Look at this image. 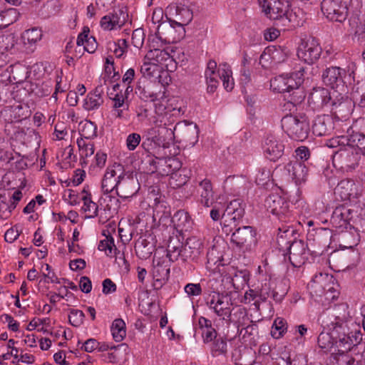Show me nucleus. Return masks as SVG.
Segmentation results:
<instances>
[{
	"label": "nucleus",
	"mask_w": 365,
	"mask_h": 365,
	"mask_svg": "<svg viewBox=\"0 0 365 365\" xmlns=\"http://www.w3.org/2000/svg\"><path fill=\"white\" fill-rule=\"evenodd\" d=\"M26 92L24 88H19L14 83L0 81V105L11 103L19 94Z\"/></svg>",
	"instance_id": "nucleus-28"
},
{
	"label": "nucleus",
	"mask_w": 365,
	"mask_h": 365,
	"mask_svg": "<svg viewBox=\"0 0 365 365\" xmlns=\"http://www.w3.org/2000/svg\"><path fill=\"white\" fill-rule=\"evenodd\" d=\"M351 210L344 206H339L333 211L330 222L334 227L339 230L354 229V227L350 225L351 217Z\"/></svg>",
	"instance_id": "nucleus-17"
},
{
	"label": "nucleus",
	"mask_w": 365,
	"mask_h": 365,
	"mask_svg": "<svg viewBox=\"0 0 365 365\" xmlns=\"http://www.w3.org/2000/svg\"><path fill=\"white\" fill-rule=\"evenodd\" d=\"M355 106L353 99H344L343 98L337 101L334 99L331 105V112L335 118L341 121L346 120L351 115Z\"/></svg>",
	"instance_id": "nucleus-20"
},
{
	"label": "nucleus",
	"mask_w": 365,
	"mask_h": 365,
	"mask_svg": "<svg viewBox=\"0 0 365 365\" xmlns=\"http://www.w3.org/2000/svg\"><path fill=\"white\" fill-rule=\"evenodd\" d=\"M234 227H231L230 231L235 229V232L232 234L231 242L235 245L240 250L243 247L245 244L253 238V233L252 227L250 226H240L238 222H233Z\"/></svg>",
	"instance_id": "nucleus-26"
},
{
	"label": "nucleus",
	"mask_w": 365,
	"mask_h": 365,
	"mask_svg": "<svg viewBox=\"0 0 365 365\" xmlns=\"http://www.w3.org/2000/svg\"><path fill=\"white\" fill-rule=\"evenodd\" d=\"M192 19V12L184 5L177 6L175 8V20L173 22L180 26L188 24Z\"/></svg>",
	"instance_id": "nucleus-44"
},
{
	"label": "nucleus",
	"mask_w": 365,
	"mask_h": 365,
	"mask_svg": "<svg viewBox=\"0 0 365 365\" xmlns=\"http://www.w3.org/2000/svg\"><path fill=\"white\" fill-rule=\"evenodd\" d=\"M321 10L331 21L342 23L348 16L347 3L341 0H322Z\"/></svg>",
	"instance_id": "nucleus-8"
},
{
	"label": "nucleus",
	"mask_w": 365,
	"mask_h": 365,
	"mask_svg": "<svg viewBox=\"0 0 365 365\" xmlns=\"http://www.w3.org/2000/svg\"><path fill=\"white\" fill-rule=\"evenodd\" d=\"M271 334L275 339L282 337L287 330V323L282 318H277L272 325Z\"/></svg>",
	"instance_id": "nucleus-58"
},
{
	"label": "nucleus",
	"mask_w": 365,
	"mask_h": 365,
	"mask_svg": "<svg viewBox=\"0 0 365 365\" xmlns=\"http://www.w3.org/2000/svg\"><path fill=\"white\" fill-rule=\"evenodd\" d=\"M286 81L285 75H280L271 81V86L279 93L284 95L287 92H289Z\"/></svg>",
	"instance_id": "nucleus-62"
},
{
	"label": "nucleus",
	"mask_w": 365,
	"mask_h": 365,
	"mask_svg": "<svg viewBox=\"0 0 365 365\" xmlns=\"http://www.w3.org/2000/svg\"><path fill=\"white\" fill-rule=\"evenodd\" d=\"M304 68L300 67L299 70L292 72L290 75H285L288 90L297 88L302 86L304 80Z\"/></svg>",
	"instance_id": "nucleus-46"
},
{
	"label": "nucleus",
	"mask_w": 365,
	"mask_h": 365,
	"mask_svg": "<svg viewBox=\"0 0 365 365\" xmlns=\"http://www.w3.org/2000/svg\"><path fill=\"white\" fill-rule=\"evenodd\" d=\"M140 73L143 77L159 82H162L163 76L166 77L168 75V72L163 69V66H158L151 61H146L145 57L140 67Z\"/></svg>",
	"instance_id": "nucleus-24"
},
{
	"label": "nucleus",
	"mask_w": 365,
	"mask_h": 365,
	"mask_svg": "<svg viewBox=\"0 0 365 365\" xmlns=\"http://www.w3.org/2000/svg\"><path fill=\"white\" fill-rule=\"evenodd\" d=\"M349 143H350L349 142V136L341 135V136H336V137L329 139L327 142L326 145L329 148H337V147H339L341 148L349 146Z\"/></svg>",
	"instance_id": "nucleus-63"
},
{
	"label": "nucleus",
	"mask_w": 365,
	"mask_h": 365,
	"mask_svg": "<svg viewBox=\"0 0 365 365\" xmlns=\"http://www.w3.org/2000/svg\"><path fill=\"white\" fill-rule=\"evenodd\" d=\"M338 240L339 246L344 249L352 248L357 245L358 234L354 235L351 230H339Z\"/></svg>",
	"instance_id": "nucleus-41"
},
{
	"label": "nucleus",
	"mask_w": 365,
	"mask_h": 365,
	"mask_svg": "<svg viewBox=\"0 0 365 365\" xmlns=\"http://www.w3.org/2000/svg\"><path fill=\"white\" fill-rule=\"evenodd\" d=\"M264 207L268 212L283 220L289 211V202L277 193H272L264 200Z\"/></svg>",
	"instance_id": "nucleus-13"
},
{
	"label": "nucleus",
	"mask_w": 365,
	"mask_h": 365,
	"mask_svg": "<svg viewBox=\"0 0 365 365\" xmlns=\"http://www.w3.org/2000/svg\"><path fill=\"white\" fill-rule=\"evenodd\" d=\"M3 4L0 2V29H4L16 22L19 17V13L14 8L2 9Z\"/></svg>",
	"instance_id": "nucleus-39"
},
{
	"label": "nucleus",
	"mask_w": 365,
	"mask_h": 365,
	"mask_svg": "<svg viewBox=\"0 0 365 365\" xmlns=\"http://www.w3.org/2000/svg\"><path fill=\"white\" fill-rule=\"evenodd\" d=\"M171 223L174 230L180 235L190 231L192 227V220L184 210L176 212L172 217Z\"/></svg>",
	"instance_id": "nucleus-29"
},
{
	"label": "nucleus",
	"mask_w": 365,
	"mask_h": 365,
	"mask_svg": "<svg viewBox=\"0 0 365 365\" xmlns=\"http://www.w3.org/2000/svg\"><path fill=\"white\" fill-rule=\"evenodd\" d=\"M349 145L357 148L365 155V135L361 133H353L349 135Z\"/></svg>",
	"instance_id": "nucleus-57"
},
{
	"label": "nucleus",
	"mask_w": 365,
	"mask_h": 365,
	"mask_svg": "<svg viewBox=\"0 0 365 365\" xmlns=\"http://www.w3.org/2000/svg\"><path fill=\"white\" fill-rule=\"evenodd\" d=\"M176 133L192 146H194L199 138V128L193 122L186 120L177 123Z\"/></svg>",
	"instance_id": "nucleus-21"
},
{
	"label": "nucleus",
	"mask_w": 365,
	"mask_h": 365,
	"mask_svg": "<svg viewBox=\"0 0 365 365\" xmlns=\"http://www.w3.org/2000/svg\"><path fill=\"white\" fill-rule=\"evenodd\" d=\"M284 145L282 141L274 135H268L264 140V151L267 158L276 161L284 153Z\"/></svg>",
	"instance_id": "nucleus-18"
},
{
	"label": "nucleus",
	"mask_w": 365,
	"mask_h": 365,
	"mask_svg": "<svg viewBox=\"0 0 365 365\" xmlns=\"http://www.w3.org/2000/svg\"><path fill=\"white\" fill-rule=\"evenodd\" d=\"M282 128L292 139L299 141L306 140L310 131L309 120L304 115H286L281 120Z\"/></svg>",
	"instance_id": "nucleus-3"
},
{
	"label": "nucleus",
	"mask_w": 365,
	"mask_h": 365,
	"mask_svg": "<svg viewBox=\"0 0 365 365\" xmlns=\"http://www.w3.org/2000/svg\"><path fill=\"white\" fill-rule=\"evenodd\" d=\"M90 29L88 26H84L83 31L78 34L76 43L78 46H83L85 51L89 53H93L97 47L98 43L93 36H89Z\"/></svg>",
	"instance_id": "nucleus-36"
},
{
	"label": "nucleus",
	"mask_w": 365,
	"mask_h": 365,
	"mask_svg": "<svg viewBox=\"0 0 365 365\" xmlns=\"http://www.w3.org/2000/svg\"><path fill=\"white\" fill-rule=\"evenodd\" d=\"M210 307L215 314L222 319L228 317V297L227 296L216 294L212 296L210 302Z\"/></svg>",
	"instance_id": "nucleus-35"
},
{
	"label": "nucleus",
	"mask_w": 365,
	"mask_h": 365,
	"mask_svg": "<svg viewBox=\"0 0 365 365\" xmlns=\"http://www.w3.org/2000/svg\"><path fill=\"white\" fill-rule=\"evenodd\" d=\"M245 318V312H244L243 309H242L240 307H237L233 308L231 311H230V325L232 324V331L235 334V336L239 333L240 329V317Z\"/></svg>",
	"instance_id": "nucleus-52"
},
{
	"label": "nucleus",
	"mask_w": 365,
	"mask_h": 365,
	"mask_svg": "<svg viewBox=\"0 0 365 365\" xmlns=\"http://www.w3.org/2000/svg\"><path fill=\"white\" fill-rule=\"evenodd\" d=\"M351 96L354 104L365 108V82H359L354 86Z\"/></svg>",
	"instance_id": "nucleus-51"
},
{
	"label": "nucleus",
	"mask_w": 365,
	"mask_h": 365,
	"mask_svg": "<svg viewBox=\"0 0 365 365\" xmlns=\"http://www.w3.org/2000/svg\"><path fill=\"white\" fill-rule=\"evenodd\" d=\"M182 245L179 240L174 241L170 239L168 245L166 258L168 257L170 261H176L180 255Z\"/></svg>",
	"instance_id": "nucleus-54"
},
{
	"label": "nucleus",
	"mask_w": 365,
	"mask_h": 365,
	"mask_svg": "<svg viewBox=\"0 0 365 365\" xmlns=\"http://www.w3.org/2000/svg\"><path fill=\"white\" fill-rule=\"evenodd\" d=\"M279 233L277 237V242L280 250H287L289 252V259L294 267H299L304 263L307 258L306 248L307 245L302 240L287 241L286 237L289 232V230H284L283 234L281 227L278 229Z\"/></svg>",
	"instance_id": "nucleus-2"
},
{
	"label": "nucleus",
	"mask_w": 365,
	"mask_h": 365,
	"mask_svg": "<svg viewBox=\"0 0 365 365\" xmlns=\"http://www.w3.org/2000/svg\"><path fill=\"white\" fill-rule=\"evenodd\" d=\"M353 67L349 66L346 70L338 66H331L323 72L322 80L326 85L332 88L344 87L355 81Z\"/></svg>",
	"instance_id": "nucleus-5"
},
{
	"label": "nucleus",
	"mask_w": 365,
	"mask_h": 365,
	"mask_svg": "<svg viewBox=\"0 0 365 365\" xmlns=\"http://www.w3.org/2000/svg\"><path fill=\"white\" fill-rule=\"evenodd\" d=\"M322 51L318 41L309 37L302 41L297 49V56L305 63L312 64L319 58Z\"/></svg>",
	"instance_id": "nucleus-10"
},
{
	"label": "nucleus",
	"mask_w": 365,
	"mask_h": 365,
	"mask_svg": "<svg viewBox=\"0 0 365 365\" xmlns=\"http://www.w3.org/2000/svg\"><path fill=\"white\" fill-rule=\"evenodd\" d=\"M78 147V152L82 164L87 163L86 159L93 155L95 148L94 144L83 138H79L76 140Z\"/></svg>",
	"instance_id": "nucleus-42"
},
{
	"label": "nucleus",
	"mask_w": 365,
	"mask_h": 365,
	"mask_svg": "<svg viewBox=\"0 0 365 365\" xmlns=\"http://www.w3.org/2000/svg\"><path fill=\"white\" fill-rule=\"evenodd\" d=\"M199 193L200 194V202L205 207H210L213 203V192L210 180H204L199 185Z\"/></svg>",
	"instance_id": "nucleus-40"
},
{
	"label": "nucleus",
	"mask_w": 365,
	"mask_h": 365,
	"mask_svg": "<svg viewBox=\"0 0 365 365\" xmlns=\"http://www.w3.org/2000/svg\"><path fill=\"white\" fill-rule=\"evenodd\" d=\"M128 43L125 39H118L110 44V49L117 58H121L126 52Z\"/></svg>",
	"instance_id": "nucleus-61"
},
{
	"label": "nucleus",
	"mask_w": 365,
	"mask_h": 365,
	"mask_svg": "<svg viewBox=\"0 0 365 365\" xmlns=\"http://www.w3.org/2000/svg\"><path fill=\"white\" fill-rule=\"evenodd\" d=\"M125 23V14L121 10L113 11L103 16L100 26L103 31H111L120 29Z\"/></svg>",
	"instance_id": "nucleus-19"
},
{
	"label": "nucleus",
	"mask_w": 365,
	"mask_h": 365,
	"mask_svg": "<svg viewBox=\"0 0 365 365\" xmlns=\"http://www.w3.org/2000/svg\"><path fill=\"white\" fill-rule=\"evenodd\" d=\"M83 205L82 206V210L86 214V217L93 218L97 216L98 207L91 200V197L87 194L82 197Z\"/></svg>",
	"instance_id": "nucleus-53"
},
{
	"label": "nucleus",
	"mask_w": 365,
	"mask_h": 365,
	"mask_svg": "<svg viewBox=\"0 0 365 365\" xmlns=\"http://www.w3.org/2000/svg\"><path fill=\"white\" fill-rule=\"evenodd\" d=\"M11 138L23 145L28 146L32 141L37 139V133L34 129L15 126L10 129V134L6 133Z\"/></svg>",
	"instance_id": "nucleus-27"
},
{
	"label": "nucleus",
	"mask_w": 365,
	"mask_h": 365,
	"mask_svg": "<svg viewBox=\"0 0 365 365\" xmlns=\"http://www.w3.org/2000/svg\"><path fill=\"white\" fill-rule=\"evenodd\" d=\"M331 237L332 232L330 229L319 228L316 231L315 240L325 247L330 244Z\"/></svg>",
	"instance_id": "nucleus-60"
},
{
	"label": "nucleus",
	"mask_w": 365,
	"mask_h": 365,
	"mask_svg": "<svg viewBox=\"0 0 365 365\" xmlns=\"http://www.w3.org/2000/svg\"><path fill=\"white\" fill-rule=\"evenodd\" d=\"M333 129L334 121L329 115H318L313 122L312 132L315 135H328Z\"/></svg>",
	"instance_id": "nucleus-30"
},
{
	"label": "nucleus",
	"mask_w": 365,
	"mask_h": 365,
	"mask_svg": "<svg viewBox=\"0 0 365 365\" xmlns=\"http://www.w3.org/2000/svg\"><path fill=\"white\" fill-rule=\"evenodd\" d=\"M170 263L166 257H159L154 256L153 275L155 282L159 283L161 287L169 278L170 275Z\"/></svg>",
	"instance_id": "nucleus-22"
},
{
	"label": "nucleus",
	"mask_w": 365,
	"mask_h": 365,
	"mask_svg": "<svg viewBox=\"0 0 365 365\" xmlns=\"http://www.w3.org/2000/svg\"><path fill=\"white\" fill-rule=\"evenodd\" d=\"M110 331L115 341H123L126 335L125 322L121 319H115L112 323Z\"/></svg>",
	"instance_id": "nucleus-49"
},
{
	"label": "nucleus",
	"mask_w": 365,
	"mask_h": 365,
	"mask_svg": "<svg viewBox=\"0 0 365 365\" xmlns=\"http://www.w3.org/2000/svg\"><path fill=\"white\" fill-rule=\"evenodd\" d=\"M230 278H231L230 283L232 284L235 291L237 292L243 289L247 284L249 274L246 270L237 271L235 267H232L230 269Z\"/></svg>",
	"instance_id": "nucleus-37"
},
{
	"label": "nucleus",
	"mask_w": 365,
	"mask_h": 365,
	"mask_svg": "<svg viewBox=\"0 0 365 365\" xmlns=\"http://www.w3.org/2000/svg\"><path fill=\"white\" fill-rule=\"evenodd\" d=\"M168 18L165 16L164 11L161 8H155L151 16V22L154 26V29L158 35H161V27L167 26L166 20Z\"/></svg>",
	"instance_id": "nucleus-47"
},
{
	"label": "nucleus",
	"mask_w": 365,
	"mask_h": 365,
	"mask_svg": "<svg viewBox=\"0 0 365 365\" xmlns=\"http://www.w3.org/2000/svg\"><path fill=\"white\" fill-rule=\"evenodd\" d=\"M361 156L356 148L351 146L341 148L333 157L334 165L343 172L352 171L359 165Z\"/></svg>",
	"instance_id": "nucleus-6"
},
{
	"label": "nucleus",
	"mask_w": 365,
	"mask_h": 365,
	"mask_svg": "<svg viewBox=\"0 0 365 365\" xmlns=\"http://www.w3.org/2000/svg\"><path fill=\"white\" fill-rule=\"evenodd\" d=\"M331 277L327 274L319 273L316 274L308 284L309 289L312 295L322 296L327 290L333 289L330 286Z\"/></svg>",
	"instance_id": "nucleus-25"
},
{
	"label": "nucleus",
	"mask_w": 365,
	"mask_h": 365,
	"mask_svg": "<svg viewBox=\"0 0 365 365\" xmlns=\"http://www.w3.org/2000/svg\"><path fill=\"white\" fill-rule=\"evenodd\" d=\"M14 103L4 106L0 111V121L5 124V132L10 134V129L15 124L27 119L31 115L28 105L23 103L20 99L15 98Z\"/></svg>",
	"instance_id": "nucleus-1"
},
{
	"label": "nucleus",
	"mask_w": 365,
	"mask_h": 365,
	"mask_svg": "<svg viewBox=\"0 0 365 365\" xmlns=\"http://www.w3.org/2000/svg\"><path fill=\"white\" fill-rule=\"evenodd\" d=\"M124 170L120 164L108 166L104 174L101 188L105 194H109L116 190L118 180L121 178Z\"/></svg>",
	"instance_id": "nucleus-14"
},
{
	"label": "nucleus",
	"mask_w": 365,
	"mask_h": 365,
	"mask_svg": "<svg viewBox=\"0 0 365 365\" xmlns=\"http://www.w3.org/2000/svg\"><path fill=\"white\" fill-rule=\"evenodd\" d=\"M246 183L245 178L242 175H230V190L234 195H240L241 191H244Z\"/></svg>",
	"instance_id": "nucleus-55"
},
{
	"label": "nucleus",
	"mask_w": 365,
	"mask_h": 365,
	"mask_svg": "<svg viewBox=\"0 0 365 365\" xmlns=\"http://www.w3.org/2000/svg\"><path fill=\"white\" fill-rule=\"evenodd\" d=\"M43 36L42 31L38 28H32L27 29L21 34V40L26 50L33 52L36 44L39 42Z\"/></svg>",
	"instance_id": "nucleus-31"
},
{
	"label": "nucleus",
	"mask_w": 365,
	"mask_h": 365,
	"mask_svg": "<svg viewBox=\"0 0 365 365\" xmlns=\"http://www.w3.org/2000/svg\"><path fill=\"white\" fill-rule=\"evenodd\" d=\"M318 345L324 351H331L333 348L336 349L335 337L333 336V331L331 334L322 332L317 338Z\"/></svg>",
	"instance_id": "nucleus-48"
},
{
	"label": "nucleus",
	"mask_w": 365,
	"mask_h": 365,
	"mask_svg": "<svg viewBox=\"0 0 365 365\" xmlns=\"http://www.w3.org/2000/svg\"><path fill=\"white\" fill-rule=\"evenodd\" d=\"M85 314L79 309H71L68 315V319L71 325L79 327L83 323Z\"/></svg>",
	"instance_id": "nucleus-64"
},
{
	"label": "nucleus",
	"mask_w": 365,
	"mask_h": 365,
	"mask_svg": "<svg viewBox=\"0 0 365 365\" xmlns=\"http://www.w3.org/2000/svg\"><path fill=\"white\" fill-rule=\"evenodd\" d=\"M267 54L274 63H282L285 61L287 53L280 46L268 47Z\"/></svg>",
	"instance_id": "nucleus-59"
},
{
	"label": "nucleus",
	"mask_w": 365,
	"mask_h": 365,
	"mask_svg": "<svg viewBox=\"0 0 365 365\" xmlns=\"http://www.w3.org/2000/svg\"><path fill=\"white\" fill-rule=\"evenodd\" d=\"M101 93L102 91L97 88L93 92L88 93L84 100V108L87 110H92L98 108L103 102Z\"/></svg>",
	"instance_id": "nucleus-43"
},
{
	"label": "nucleus",
	"mask_w": 365,
	"mask_h": 365,
	"mask_svg": "<svg viewBox=\"0 0 365 365\" xmlns=\"http://www.w3.org/2000/svg\"><path fill=\"white\" fill-rule=\"evenodd\" d=\"M258 1L262 11L270 19L282 21L283 26L292 21V14H288L290 7L288 0H258Z\"/></svg>",
	"instance_id": "nucleus-4"
},
{
	"label": "nucleus",
	"mask_w": 365,
	"mask_h": 365,
	"mask_svg": "<svg viewBox=\"0 0 365 365\" xmlns=\"http://www.w3.org/2000/svg\"><path fill=\"white\" fill-rule=\"evenodd\" d=\"M245 203L240 197L230 200V215L233 222L240 223L245 215Z\"/></svg>",
	"instance_id": "nucleus-38"
},
{
	"label": "nucleus",
	"mask_w": 365,
	"mask_h": 365,
	"mask_svg": "<svg viewBox=\"0 0 365 365\" xmlns=\"http://www.w3.org/2000/svg\"><path fill=\"white\" fill-rule=\"evenodd\" d=\"M165 90L162 82L144 81L138 82L135 92L143 101L155 102L165 97Z\"/></svg>",
	"instance_id": "nucleus-7"
},
{
	"label": "nucleus",
	"mask_w": 365,
	"mask_h": 365,
	"mask_svg": "<svg viewBox=\"0 0 365 365\" xmlns=\"http://www.w3.org/2000/svg\"><path fill=\"white\" fill-rule=\"evenodd\" d=\"M334 194L342 201H351L356 199L358 191L354 181L350 179L341 180L334 190Z\"/></svg>",
	"instance_id": "nucleus-23"
},
{
	"label": "nucleus",
	"mask_w": 365,
	"mask_h": 365,
	"mask_svg": "<svg viewBox=\"0 0 365 365\" xmlns=\"http://www.w3.org/2000/svg\"><path fill=\"white\" fill-rule=\"evenodd\" d=\"M145 57L146 61H151L158 66H163V69L173 62L172 56L164 49H150Z\"/></svg>",
	"instance_id": "nucleus-33"
},
{
	"label": "nucleus",
	"mask_w": 365,
	"mask_h": 365,
	"mask_svg": "<svg viewBox=\"0 0 365 365\" xmlns=\"http://www.w3.org/2000/svg\"><path fill=\"white\" fill-rule=\"evenodd\" d=\"M359 328V327L358 328H354L351 329V334H350V335L346 338H342L340 339L337 354L343 355L347 353L351 350L352 346L356 345L361 341V334Z\"/></svg>",
	"instance_id": "nucleus-34"
},
{
	"label": "nucleus",
	"mask_w": 365,
	"mask_h": 365,
	"mask_svg": "<svg viewBox=\"0 0 365 365\" xmlns=\"http://www.w3.org/2000/svg\"><path fill=\"white\" fill-rule=\"evenodd\" d=\"M138 189L139 185L134 178L123 172L121 178L118 180V185L115 190L120 197L127 199L135 195Z\"/></svg>",
	"instance_id": "nucleus-16"
},
{
	"label": "nucleus",
	"mask_w": 365,
	"mask_h": 365,
	"mask_svg": "<svg viewBox=\"0 0 365 365\" xmlns=\"http://www.w3.org/2000/svg\"><path fill=\"white\" fill-rule=\"evenodd\" d=\"M78 130L81 138L85 140L93 139L97 136V125L87 120H84L79 123Z\"/></svg>",
	"instance_id": "nucleus-45"
},
{
	"label": "nucleus",
	"mask_w": 365,
	"mask_h": 365,
	"mask_svg": "<svg viewBox=\"0 0 365 365\" xmlns=\"http://www.w3.org/2000/svg\"><path fill=\"white\" fill-rule=\"evenodd\" d=\"M285 169L296 183H301L307 180L308 168L304 163L297 160L289 162L286 165Z\"/></svg>",
	"instance_id": "nucleus-32"
},
{
	"label": "nucleus",
	"mask_w": 365,
	"mask_h": 365,
	"mask_svg": "<svg viewBox=\"0 0 365 365\" xmlns=\"http://www.w3.org/2000/svg\"><path fill=\"white\" fill-rule=\"evenodd\" d=\"M98 248L100 251L104 252L107 256L116 257L117 248L111 235H105V238L100 241Z\"/></svg>",
	"instance_id": "nucleus-50"
},
{
	"label": "nucleus",
	"mask_w": 365,
	"mask_h": 365,
	"mask_svg": "<svg viewBox=\"0 0 365 365\" xmlns=\"http://www.w3.org/2000/svg\"><path fill=\"white\" fill-rule=\"evenodd\" d=\"M305 96L304 88L301 86L289 90V92L284 95V101H290L297 104L301 103L304 100Z\"/></svg>",
	"instance_id": "nucleus-56"
},
{
	"label": "nucleus",
	"mask_w": 365,
	"mask_h": 365,
	"mask_svg": "<svg viewBox=\"0 0 365 365\" xmlns=\"http://www.w3.org/2000/svg\"><path fill=\"white\" fill-rule=\"evenodd\" d=\"M331 328L330 329L333 331V336L335 337V351L339 350V344L340 339L346 338L351 334V329L358 328L357 324L351 318H346L344 316L341 317L335 316L334 320L331 322Z\"/></svg>",
	"instance_id": "nucleus-11"
},
{
	"label": "nucleus",
	"mask_w": 365,
	"mask_h": 365,
	"mask_svg": "<svg viewBox=\"0 0 365 365\" xmlns=\"http://www.w3.org/2000/svg\"><path fill=\"white\" fill-rule=\"evenodd\" d=\"M217 63L215 61H210L207 63V68L205 71V76L207 84V91L212 93L217 88L219 80L221 79L223 82V86L225 89L228 87L227 72L225 68H222L221 73L220 70L217 71Z\"/></svg>",
	"instance_id": "nucleus-12"
},
{
	"label": "nucleus",
	"mask_w": 365,
	"mask_h": 365,
	"mask_svg": "<svg viewBox=\"0 0 365 365\" xmlns=\"http://www.w3.org/2000/svg\"><path fill=\"white\" fill-rule=\"evenodd\" d=\"M336 91H329L324 88H314L309 96V103L314 109H321L324 106H331Z\"/></svg>",
	"instance_id": "nucleus-15"
},
{
	"label": "nucleus",
	"mask_w": 365,
	"mask_h": 365,
	"mask_svg": "<svg viewBox=\"0 0 365 365\" xmlns=\"http://www.w3.org/2000/svg\"><path fill=\"white\" fill-rule=\"evenodd\" d=\"M173 114L168 112L163 113H155L153 116L151 123L155 125L163 135V140H173L175 138L177 123Z\"/></svg>",
	"instance_id": "nucleus-9"
}]
</instances>
